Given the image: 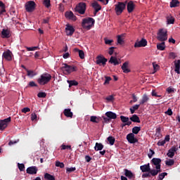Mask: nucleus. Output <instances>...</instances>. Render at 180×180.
Listing matches in <instances>:
<instances>
[{
    "label": "nucleus",
    "mask_w": 180,
    "mask_h": 180,
    "mask_svg": "<svg viewBox=\"0 0 180 180\" xmlns=\"http://www.w3.org/2000/svg\"><path fill=\"white\" fill-rule=\"evenodd\" d=\"M82 26L86 30H91L95 26V19L88 17L82 19Z\"/></svg>",
    "instance_id": "nucleus-1"
},
{
    "label": "nucleus",
    "mask_w": 180,
    "mask_h": 180,
    "mask_svg": "<svg viewBox=\"0 0 180 180\" xmlns=\"http://www.w3.org/2000/svg\"><path fill=\"white\" fill-rule=\"evenodd\" d=\"M63 66L60 68V70L63 71V72H65L66 75H68L72 72H75L78 71V68H77V66L69 65L67 63H63Z\"/></svg>",
    "instance_id": "nucleus-2"
},
{
    "label": "nucleus",
    "mask_w": 180,
    "mask_h": 180,
    "mask_svg": "<svg viewBox=\"0 0 180 180\" xmlns=\"http://www.w3.org/2000/svg\"><path fill=\"white\" fill-rule=\"evenodd\" d=\"M51 75L45 72L39 77L37 79V82L39 85H47V83L51 81Z\"/></svg>",
    "instance_id": "nucleus-3"
},
{
    "label": "nucleus",
    "mask_w": 180,
    "mask_h": 180,
    "mask_svg": "<svg viewBox=\"0 0 180 180\" xmlns=\"http://www.w3.org/2000/svg\"><path fill=\"white\" fill-rule=\"evenodd\" d=\"M127 5V1L124 2H117V4L115 5V13L117 16L122 15L123 13V11L126 9V6Z\"/></svg>",
    "instance_id": "nucleus-4"
},
{
    "label": "nucleus",
    "mask_w": 180,
    "mask_h": 180,
    "mask_svg": "<svg viewBox=\"0 0 180 180\" xmlns=\"http://www.w3.org/2000/svg\"><path fill=\"white\" fill-rule=\"evenodd\" d=\"M168 32L165 29H160L157 34V39L159 41H167L168 40Z\"/></svg>",
    "instance_id": "nucleus-5"
},
{
    "label": "nucleus",
    "mask_w": 180,
    "mask_h": 180,
    "mask_svg": "<svg viewBox=\"0 0 180 180\" xmlns=\"http://www.w3.org/2000/svg\"><path fill=\"white\" fill-rule=\"evenodd\" d=\"M75 12H78L80 15H84L86 11V3L80 2L75 8Z\"/></svg>",
    "instance_id": "nucleus-6"
},
{
    "label": "nucleus",
    "mask_w": 180,
    "mask_h": 180,
    "mask_svg": "<svg viewBox=\"0 0 180 180\" xmlns=\"http://www.w3.org/2000/svg\"><path fill=\"white\" fill-rule=\"evenodd\" d=\"M25 10L30 13L36 9V3L34 1H29L25 5Z\"/></svg>",
    "instance_id": "nucleus-7"
},
{
    "label": "nucleus",
    "mask_w": 180,
    "mask_h": 180,
    "mask_svg": "<svg viewBox=\"0 0 180 180\" xmlns=\"http://www.w3.org/2000/svg\"><path fill=\"white\" fill-rule=\"evenodd\" d=\"M11 122V117L0 121V130H5L8 127V123Z\"/></svg>",
    "instance_id": "nucleus-8"
},
{
    "label": "nucleus",
    "mask_w": 180,
    "mask_h": 180,
    "mask_svg": "<svg viewBox=\"0 0 180 180\" xmlns=\"http://www.w3.org/2000/svg\"><path fill=\"white\" fill-rule=\"evenodd\" d=\"M75 32V29L72 25L70 24L66 25L65 33L67 36H72Z\"/></svg>",
    "instance_id": "nucleus-9"
},
{
    "label": "nucleus",
    "mask_w": 180,
    "mask_h": 180,
    "mask_svg": "<svg viewBox=\"0 0 180 180\" xmlns=\"http://www.w3.org/2000/svg\"><path fill=\"white\" fill-rule=\"evenodd\" d=\"M127 140L130 144H135V143H138L139 140L134 137V134L132 133L128 134L127 135Z\"/></svg>",
    "instance_id": "nucleus-10"
},
{
    "label": "nucleus",
    "mask_w": 180,
    "mask_h": 180,
    "mask_svg": "<svg viewBox=\"0 0 180 180\" xmlns=\"http://www.w3.org/2000/svg\"><path fill=\"white\" fill-rule=\"evenodd\" d=\"M108 62V59L105 57L98 56L96 60V64L98 65H103L105 67L106 65V63Z\"/></svg>",
    "instance_id": "nucleus-11"
},
{
    "label": "nucleus",
    "mask_w": 180,
    "mask_h": 180,
    "mask_svg": "<svg viewBox=\"0 0 180 180\" xmlns=\"http://www.w3.org/2000/svg\"><path fill=\"white\" fill-rule=\"evenodd\" d=\"M38 171H39V169H37V167L32 166L27 169L26 172L30 175H36Z\"/></svg>",
    "instance_id": "nucleus-12"
},
{
    "label": "nucleus",
    "mask_w": 180,
    "mask_h": 180,
    "mask_svg": "<svg viewBox=\"0 0 180 180\" xmlns=\"http://www.w3.org/2000/svg\"><path fill=\"white\" fill-rule=\"evenodd\" d=\"M151 162L153 165H155L156 169H161V159L153 158L151 160Z\"/></svg>",
    "instance_id": "nucleus-13"
},
{
    "label": "nucleus",
    "mask_w": 180,
    "mask_h": 180,
    "mask_svg": "<svg viewBox=\"0 0 180 180\" xmlns=\"http://www.w3.org/2000/svg\"><path fill=\"white\" fill-rule=\"evenodd\" d=\"M178 151V148L176 146H172L167 152V155L169 158H174V156L175 155V153Z\"/></svg>",
    "instance_id": "nucleus-14"
},
{
    "label": "nucleus",
    "mask_w": 180,
    "mask_h": 180,
    "mask_svg": "<svg viewBox=\"0 0 180 180\" xmlns=\"http://www.w3.org/2000/svg\"><path fill=\"white\" fill-rule=\"evenodd\" d=\"M147 46V40L146 39H142L139 41H136L134 44L135 49H137L138 47H146Z\"/></svg>",
    "instance_id": "nucleus-15"
},
{
    "label": "nucleus",
    "mask_w": 180,
    "mask_h": 180,
    "mask_svg": "<svg viewBox=\"0 0 180 180\" xmlns=\"http://www.w3.org/2000/svg\"><path fill=\"white\" fill-rule=\"evenodd\" d=\"M65 16L67 19H70V20H73L74 22L77 20V16L74 15V13H72V11H66L65 13Z\"/></svg>",
    "instance_id": "nucleus-16"
},
{
    "label": "nucleus",
    "mask_w": 180,
    "mask_h": 180,
    "mask_svg": "<svg viewBox=\"0 0 180 180\" xmlns=\"http://www.w3.org/2000/svg\"><path fill=\"white\" fill-rule=\"evenodd\" d=\"M2 57L7 61H11L12 60V52L9 50L6 51L5 52L3 53Z\"/></svg>",
    "instance_id": "nucleus-17"
},
{
    "label": "nucleus",
    "mask_w": 180,
    "mask_h": 180,
    "mask_svg": "<svg viewBox=\"0 0 180 180\" xmlns=\"http://www.w3.org/2000/svg\"><path fill=\"white\" fill-rule=\"evenodd\" d=\"M134 8H136V4H134L133 1H129L128 3H127V9L128 13H131V12L134 11Z\"/></svg>",
    "instance_id": "nucleus-18"
},
{
    "label": "nucleus",
    "mask_w": 180,
    "mask_h": 180,
    "mask_svg": "<svg viewBox=\"0 0 180 180\" xmlns=\"http://www.w3.org/2000/svg\"><path fill=\"white\" fill-rule=\"evenodd\" d=\"M124 175L127 176V178H129V179H136V175L131 172V171L124 169Z\"/></svg>",
    "instance_id": "nucleus-19"
},
{
    "label": "nucleus",
    "mask_w": 180,
    "mask_h": 180,
    "mask_svg": "<svg viewBox=\"0 0 180 180\" xmlns=\"http://www.w3.org/2000/svg\"><path fill=\"white\" fill-rule=\"evenodd\" d=\"M108 63H110V64H113V65H119V64H120V59H117V58L115 57V56H111L110 60H108Z\"/></svg>",
    "instance_id": "nucleus-20"
},
{
    "label": "nucleus",
    "mask_w": 180,
    "mask_h": 180,
    "mask_svg": "<svg viewBox=\"0 0 180 180\" xmlns=\"http://www.w3.org/2000/svg\"><path fill=\"white\" fill-rule=\"evenodd\" d=\"M121 68L124 74H129L131 71L130 69H129V61L124 62Z\"/></svg>",
    "instance_id": "nucleus-21"
},
{
    "label": "nucleus",
    "mask_w": 180,
    "mask_h": 180,
    "mask_svg": "<svg viewBox=\"0 0 180 180\" xmlns=\"http://www.w3.org/2000/svg\"><path fill=\"white\" fill-rule=\"evenodd\" d=\"M150 101V97L147 94H143L142 96V98L139 101V105H144L145 103H147Z\"/></svg>",
    "instance_id": "nucleus-22"
},
{
    "label": "nucleus",
    "mask_w": 180,
    "mask_h": 180,
    "mask_svg": "<svg viewBox=\"0 0 180 180\" xmlns=\"http://www.w3.org/2000/svg\"><path fill=\"white\" fill-rule=\"evenodd\" d=\"M1 36L3 39H9V37H11V32L8 30L3 29L1 31Z\"/></svg>",
    "instance_id": "nucleus-23"
},
{
    "label": "nucleus",
    "mask_w": 180,
    "mask_h": 180,
    "mask_svg": "<svg viewBox=\"0 0 180 180\" xmlns=\"http://www.w3.org/2000/svg\"><path fill=\"white\" fill-rule=\"evenodd\" d=\"M0 18H2V15H4L5 13H6V9L5 4H4V2H2V1H0Z\"/></svg>",
    "instance_id": "nucleus-24"
},
{
    "label": "nucleus",
    "mask_w": 180,
    "mask_h": 180,
    "mask_svg": "<svg viewBox=\"0 0 180 180\" xmlns=\"http://www.w3.org/2000/svg\"><path fill=\"white\" fill-rule=\"evenodd\" d=\"M150 168V163L140 166V169L142 172H149Z\"/></svg>",
    "instance_id": "nucleus-25"
},
{
    "label": "nucleus",
    "mask_w": 180,
    "mask_h": 180,
    "mask_svg": "<svg viewBox=\"0 0 180 180\" xmlns=\"http://www.w3.org/2000/svg\"><path fill=\"white\" fill-rule=\"evenodd\" d=\"M105 116H107V117H108L110 120V119H116V117H117V115H116V113H115L112 111L106 112Z\"/></svg>",
    "instance_id": "nucleus-26"
},
{
    "label": "nucleus",
    "mask_w": 180,
    "mask_h": 180,
    "mask_svg": "<svg viewBox=\"0 0 180 180\" xmlns=\"http://www.w3.org/2000/svg\"><path fill=\"white\" fill-rule=\"evenodd\" d=\"M159 172H161V169H150V171H149V174L150 176H157Z\"/></svg>",
    "instance_id": "nucleus-27"
},
{
    "label": "nucleus",
    "mask_w": 180,
    "mask_h": 180,
    "mask_svg": "<svg viewBox=\"0 0 180 180\" xmlns=\"http://www.w3.org/2000/svg\"><path fill=\"white\" fill-rule=\"evenodd\" d=\"M129 120H131V122H134V123H141V122L140 121V117H139V115L136 114L129 117Z\"/></svg>",
    "instance_id": "nucleus-28"
},
{
    "label": "nucleus",
    "mask_w": 180,
    "mask_h": 180,
    "mask_svg": "<svg viewBox=\"0 0 180 180\" xmlns=\"http://www.w3.org/2000/svg\"><path fill=\"white\" fill-rule=\"evenodd\" d=\"M75 53H79V57L84 60L85 58V53H84V51L78 49V48L74 49Z\"/></svg>",
    "instance_id": "nucleus-29"
},
{
    "label": "nucleus",
    "mask_w": 180,
    "mask_h": 180,
    "mask_svg": "<svg viewBox=\"0 0 180 180\" xmlns=\"http://www.w3.org/2000/svg\"><path fill=\"white\" fill-rule=\"evenodd\" d=\"M63 115L66 116V117H71L72 118V116H74V114L72 112H71V110L70 108H66L63 111Z\"/></svg>",
    "instance_id": "nucleus-30"
},
{
    "label": "nucleus",
    "mask_w": 180,
    "mask_h": 180,
    "mask_svg": "<svg viewBox=\"0 0 180 180\" xmlns=\"http://www.w3.org/2000/svg\"><path fill=\"white\" fill-rule=\"evenodd\" d=\"M102 117H96V116H91L90 117V122H92V123H99V122H101Z\"/></svg>",
    "instance_id": "nucleus-31"
},
{
    "label": "nucleus",
    "mask_w": 180,
    "mask_h": 180,
    "mask_svg": "<svg viewBox=\"0 0 180 180\" xmlns=\"http://www.w3.org/2000/svg\"><path fill=\"white\" fill-rule=\"evenodd\" d=\"M174 71L176 74H180V60H178L177 62L174 61Z\"/></svg>",
    "instance_id": "nucleus-32"
},
{
    "label": "nucleus",
    "mask_w": 180,
    "mask_h": 180,
    "mask_svg": "<svg viewBox=\"0 0 180 180\" xmlns=\"http://www.w3.org/2000/svg\"><path fill=\"white\" fill-rule=\"evenodd\" d=\"M94 150L95 151H102V150H103V144L96 142L94 146Z\"/></svg>",
    "instance_id": "nucleus-33"
},
{
    "label": "nucleus",
    "mask_w": 180,
    "mask_h": 180,
    "mask_svg": "<svg viewBox=\"0 0 180 180\" xmlns=\"http://www.w3.org/2000/svg\"><path fill=\"white\" fill-rule=\"evenodd\" d=\"M157 49L158 50H160V51H164V50H165V42L162 41V43L158 44Z\"/></svg>",
    "instance_id": "nucleus-34"
},
{
    "label": "nucleus",
    "mask_w": 180,
    "mask_h": 180,
    "mask_svg": "<svg viewBox=\"0 0 180 180\" xmlns=\"http://www.w3.org/2000/svg\"><path fill=\"white\" fill-rule=\"evenodd\" d=\"M167 25H174L175 23V18L172 16L167 17Z\"/></svg>",
    "instance_id": "nucleus-35"
},
{
    "label": "nucleus",
    "mask_w": 180,
    "mask_h": 180,
    "mask_svg": "<svg viewBox=\"0 0 180 180\" xmlns=\"http://www.w3.org/2000/svg\"><path fill=\"white\" fill-rule=\"evenodd\" d=\"M91 6L92 8H94V10L96 9H102V6H101V5H99V4L97 3L96 1H93V3L91 4Z\"/></svg>",
    "instance_id": "nucleus-36"
},
{
    "label": "nucleus",
    "mask_w": 180,
    "mask_h": 180,
    "mask_svg": "<svg viewBox=\"0 0 180 180\" xmlns=\"http://www.w3.org/2000/svg\"><path fill=\"white\" fill-rule=\"evenodd\" d=\"M68 84H69V87L71 88V86H77L78 85V82L76 80H68Z\"/></svg>",
    "instance_id": "nucleus-37"
},
{
    "label": "nucleus",
    "mask_w": 180,
    "mask_h": 180,
    "mask_svg": "<svg viewBox=\"0 0 180 180\" xmlns=\"http://www.w3.org/2000/svg\"><path fill=\"white\" fill-rule=\"evenodd\" d=\"M44 179L46 180H56V177L49 173L44 174Z\"/></svg>",
    "instance_id": "nucleus-38"
},
{
    "label": "nucleus",
    "mask_w": 180,
    "mask_h": 180,
    "mask_svg": "<svg viewBox=\"0 0 180 180\" xmlns=\"http://www.w3.org/2000/svg\"><path fill=\"white\" fill-rule=\"evenodd\" d=\"M141 130V127H134L132 128V134H139Z\"/></svg>",
    "instance_id": "nucleus-39"
},
{
    "label": "nucleus",
    "mask_w": 180,
    "mask_h": 180,
    "mask_svg": "<svg viewBox=\"0 0 180 180\" xmlns=\"http://www.w3.org/2000/svg\"><path fill=\"white\" fill-rule=\"evenodd\" d=\"M179 4V1L178 0H172L170 2V8H176Z\"/></svg>",
    "instance_id": "nucleus-40"
},
{
    "label": "nucleus",
    "mask_w": 180,
    "mask_h": 180,
    "mask_svg": "<svg viewBox=\"0 0 180 180\" xmlns=\"http://www.w3.org/2000/svg\"><path fill=\"white\" fill-rule=\"evenodd\" d=\"M107 140L110 146H113L115 141H116V139L113 136H108Z\"/></svg>",
    "instance_id": "nucleus-41"
},
{
    "label": "nucleus",
    "mask_w": 180,
    "mask_h": 180,
    "mask_svg": "<svg viewBox=\"0 0 180 180\" xmlns=\"http://www.w3.org/2000/svg\"><path fill=\"white\" fill-rule=\"evenodd\" d=\"M140 108V104L139 105H135L134 106H132L129 110L131 113V115H133L134 113V112H136V110H138V109Z\"/></svg>",
    "instance_id": "nucleus-42"
},
{
    "label": "nucleus",
    "mask_w": 180,
    "mask_h": 180,
    "mask_svg": "<svg viewBox=\"0 0 180 180\" xmlns=\"http://www.w3.org/2000/svg\"><path fill=\"white\" fill-rule=\"evenodd\" d=\"M105 44L108 46H113V39H109L108 38H104Z\"/></svg>",
    "instance_id": "nucleus-43"
},
{
    "label": "nucleus",
    "mask_w": 180,
    "mask_h": 180,
    "mask_svg": "<svg viewBox=\"0 0 180 180\" xmlns=\"http://www.w3.org/2000/svg\"><path fill=\"white\" fill-rule=\"evenodd\" d=\"M165 164L168 167H172V165H174L175 164V161L172 159H169V160L165 161Z\"/></svg>",
    "instance_id": "nucleus-44"
},
{
    "label": "nucleus",
    "mask_w": 180,
    "mask_h": 180,
    "mask_svg": "<svg viewBox=\"0 0 180 180\" xmlns=\"http://www.w3.org/2000/svg\"><path fill=\"white\" fill-rule=\"evenodd\" d=\"M120 118L122 123H127V122H129V120H130V118H129V117H124V115H121Z\"/></svg>",
    "instance_id": "nucleus-45"
},
{
    "label": "nucleus",
    "mask_w": 180,
    "mask_h": 180,
    "mask_svg": "<svg viewBox=\"0 0 180 180\" xmlns=\"http://www.w3.org/2000/svg\"><path fill=\"white\" fill-rule=\"evenodd\" d=\"M167 175H168V173L167 172L160 174L158 176V180H162L164 178H165V176H167Z\"/></svg>",
    "instance_id": "nucleus-46"
},
{
    "label": "nucleus",
    "mask_w": 180,
    "mask_h": 180,
    "mask_svg": "<svg viewBox=\"0 0 180 180\" xmlns=\"http://www.w3.org/2000/svg\"><path fill=\"white\" fill-rule=\"evenodd\" d=\"M76 169L77 168L75 167H68L66 168V172L67 174H71V172H74Z\"/></svg>",
    "instance_id": "nucleus-47"
},
{
    "label": "nucleus",
    "mask_w": 180,
    "mask_h": 180,
    "mask_svg": "<svg viewBox=\"0 0 180 180\" xmlns=\"http://www.w3.org/2000/svg\"><path fill=\"white\" fill-rule=\"evenodd\" d=\"M105 82L103 83V85H106L108 84H109V82H110V81H112V77H108V76H105Z\"/></svg>",
    "instance_id": "nucleus-48"
},
{
    "label": "nucleus",
    "mask_w": 180,
    "mask_h": 180,
    "mask_svg": "<svg viewBox=\"0 0 180 180\" xmlns=\"http://www.w3.org/2000/svg\"><path fill=\"white\" fill-rule=\"evenodd\" d=\"M115 49H116V47L115 46H111L108 49V54L110 56H112L113 55V53H115Z\"/></svg>",
    "instance_id": "nucleus-49"
},
{
    "label": "nucleus",
    "mask_w": 180,
    "mask_h": 180,
    "mask_svg": "<svg viewBox=\"0 0 180 180\" xmlns=\"http://www.w3.org/2000/svg\"><path fill=\"white\" fill-rule=\"evenodd\" d=\"M51 1L50 0H44V5L46 8H50L51 6Z\"/></svg>",
    "instance_id": "nucleus-50"
},
{
    "label": "nucleus",
    "mask_w": 180,
    "mask_h": 180,
    "mask_svg": "<svg viewBox=\"0 0 180 180\" xmlns=\"http://www.w3.org/2000/svg\"><path fill=\"white\" fill-rule=\"evenodd\" d=\"M60 150H71V146L62 144Z\"/></svg>",
    "instance_id": "nucleus-51"
},
{
    "label": "nucleus",
    "mask_w": 180,
    "mask_h": 180,
    "mask_svg": "<svg viewBox=\"0 0 180 180\" xmlns=\"http://www.w3.org/2000/svg\"><path fill=\"white\" fill-rule=\"evenodd\" d=\"M27 71V75L28 77H34V72L32 70H29L27 69H26Z\"/></svg>",
    "instance_id": "nucleus-52"
},
{
    "label": "nucleus",
    "mask_w": 180,
    "mask_h": 180,
    "mask_svg": "<svg viewBox=\"0 0 180 180\" xmlns=\"http://www.w3.org/2000/svg\"><path fill=\"white\" fill-rule=\"evenodd\" d=\"M56 167H59V168H64L65 165L63 162H60V161H56Z\"/></svg>",
    "instance_id": "nucleus-53"
},
{
    "label": "nucleus",
    "mask_w": 180,
    "mask_h": 180,
    "mask_svg": "<svg viewBox=\"0 0 180 180\" xmlns=\"http://www.w3.org/2000/svg\"><path fill=\"white\" fill-rule=\"evenodd\" d=\"M117 43L118 44H123L124 43V39L122 38L120 36L117 35Z\"/></svg>",
    "instance_id": "nucleus-54"
},
{
    "label": "nucleus",
    "mask_w": 180,
    "mask_h": 180,
    "mask_svg": "<svg viewBox=\"0 0 180 180\" xmlns=\"http://www.w3.org/2000/svg\"><path fill=\"white\" fill-rule=\"evenodd\" d=\"M38 98H46L47 96V94L46 92H39L37 94Z\"/></svg>",
    "instance_id": "nucleus-55"
},
{
    "label": "nucleus",
    "mask_w": 180,
    "mask_h": 180,
    "mask_svg": "<svg viewBox=\"0 0 180 180\" xmlns=\"http://www.w3.org/2000/svg\"><path fill=\"white\" fill-rule=\"evenodd\" d=\"M18 167L20 171H25V165L23 163H18Z\"/></svg>",
    "instance_id": "nucleus-56"
},
{
    "label": "nucleus",
    "mask_w": 180,
    "mask_h": 180,
    "mask_svg": "<svg viewBox=\"0 0 180 180\" xmlns=\"http://www.w3.org/2000/svg\"><path fill=\"white\" fill-rule=\"evenodd\" d=\"M155 154V152L152 149H149V153L148 154V158H153V156Z\"/></svg>",
    "instance_id": "nucleus-57"
},
{
    "label": "nucleus",
    "mask_w": 180,
    "mask_h": 180,
    "mask_svg": "<svg viewBox=\"0 0 180 180\" xmlns=\"http://www.w3.org/2000/svg\"><path fill=\"white\" fill-rule=\"evenodd\" d=\"M167 94H174L175 92V90L174 89V88L168 87L167 89Z\"/></svg>",
    "instance_id": "nucleus-58"
},
{
    "label": "nucleus",
    "mask_w": 180,
    "mask_h": 180,
    "mask_svg": "<svg viewBox=\"0 0 180 180\" xmlns=\"http://www.w3.org/2000/svg\"><path fill=\"white\" fill-rule=\"evenodd\" d=\"M103 120V123H110V120L109 117H102Z\"/></svg>",
    "instance_id": "nucleus-59"
},
{
    "label": "nucleus",
    "mask_w": 180,
    "mask_h": 180,
    "mask_svg": "<svg viewBox=\"0 0 180 180\" xmlns=\"http://www.w3.org/2000/svg\"><path fill=\"white\" fill-rule=\"evenodd\" d=\"M21 112L22 113H27L28 112H30V108L26 107V108H24L21 110Z\"/></svg>",
    "instance_id": "nucleus-60"
},
{
    "label": "nucleus",
    "mask_w": 180,
    "mask_h": 180,
    "mask_svg": "<svg viewBox=\"0 0 180 180\" xmlns=\"http://www.w3.org/2000/svg\"><path fill=\"white\" fill-rule=\"evenodd\" d=\"M106 101H108V102H112V101H113V99H115V98L113 97L112 95L108 96V97L105 98Z\"/></svg>",
    "instance_id": "nucleus-61"
},
{
    "label": "nucleus",
    "mask_w": 180,
    "mask_h": 180,
    "mask_svg": "<svg viewBox=\"0 0 180 180\" xmlns=\"http://www.w3.org/2000/svg\"><path fill=\"white\" fill-rule=\"evenodd\" d=\"M142 178H151V176L150 174V172H146L142 174Z\"/></svg>",
    "instance_id": "nucleus-62"
},
{
    "label": "nucleus",
    "mask_w": 180,
    "mask_h": 180,
    "mask_svg": "<svg viewBox=\"0 0 180 180\" xmlns=\"http://www.w3.org/2000/svg\"><path fill=\"white\" fill-rule=\"evenodd\" d=\"M165 141L164 140H160L158 142V146H165Z\"/></svg>",
    "instance_id": "nucleus-63"
},
{
    "label": "nucleus",
    "mask_w": 180,
    "mask_h": 180,
    "mask_svg": "<svg viewBox=\"0 0 180 180\" xmlns=\"http://www.w3.org/2000/svg\"><path fill=\"white\" fill-rule=\"evenodd\" d=\"M29 86H37V84L34 82L32 81L29 82Z\"/></svg>",
    "instance_id": "nucleus-64"
}]
</instances>
